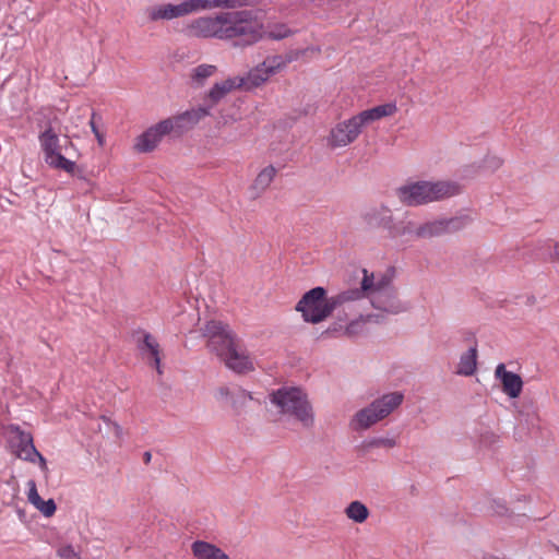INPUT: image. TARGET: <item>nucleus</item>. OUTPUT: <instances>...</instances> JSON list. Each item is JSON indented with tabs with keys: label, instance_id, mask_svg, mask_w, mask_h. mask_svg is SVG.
I'll list each match as a JSON object with an SVG mask.
<instances>
[{
	"label": "nucleus",
	"instance_id": "f257e3e1",
	"mask_svg": "<svg viewBox=\"0 0 559 559\" xmlns=\"http://www.w3.org/2000/svg\"><path fill=\"white\" fill-rule=\"evenodd\" d=\"M187 34L198 38H215L245 48L263 37V25L252 11H227L201 16L187 26Z\"/></svg>",
	"mask_w": 559,
	"mask_h": 559
},
{
	"label": "nucleus",
	"instance_id": "f03ea898",
	"mask_svg": "<svg viewBox=\"0 0 559 559\" xmlns=\"http://www.w3.org/2000/svg\"><path fill=\"white\" fill-rule=\"evenodd\" d=\"M202 335L207 338V348L214 353L227 368L237 373L253 369L249 357L238 350L236 335L228 324L211 320L202 329Z\"/></svg>",
	"mask_w": 559,
	"mask_h": 559
},
{
	"label": "nucleus",
	"instance_id": "7ed1b4c3",
	"mask_svg": "<svg viewBox=\"0 0 559 559\" xmlns=\"http://www.w3.org/2000/svg\"><path fill=\"white\" fill-rule=\"evenodd\" d=\"M207 115L209 108H195L162 120L135 139L134 150L139 153L153 152L165 135L170 133L180 135Z\"/></svg>",
	"mask_w": 559,
	"mask_h": 559
},
{
	"label": "nucleus",
	"instance_id": "20e7f679",
	"mask_svg": "<svg viewBox=\"0 0 559 559\" xmlns=\"http://www.w3.org/2000/svg\"><path fill=\"white\" fill-rule=\"evenodd\" d=\"M461 192L459 183L453 181H416L395 189V195L403 205L418 206L440 201Z\"/></svg>",
	"mask_w": 559,
	"mask_h": 559
},
{
	"label": "nucleus",
	"instance_id": "39448f33",
	"mask_svg": "<svg viewBox=\"0 0 559 559\" xmlns=\"http://www.w3.org/2000/svg\"><path fill=\"white\" fill-rule=\"evenodd\" d=\"M271 403L277 406L282 414L295 417L305 428L314 424V414L307 394L296 386H283L270 394Z\"/></svg>",
	"mask_w": 559,
	"mask_h": 559
},
{
	"label": "nucleus",
	"instance_id": "423d86ee",
	"mask_svg": "<svg viewBox=\"0 0 559 559\" xmlns=\"http://www.w3.org/2000/svg\"><path fill=\"white\" fill-rule=\"evenodd\" d=\"M404 400L403 393L395 391L383 394L370 405L358 411L352 421L354 430L368 429L372 425L388 417Z\"/></svg>",
	"mask_w": 559,
	"mask_h": 559
},
{
	"label": "nucleus",
	"instance_id": "0eeeda50",
	"mask_svg": "<svg viewBox=\"0 0 559 559\" xmlns=\"http://www.w3.org/2000/svg\"><path fill=\"white\" fill-rule=\"evenodd\" d=\"M295 310L301 313L305 322L312 324L324 321L333 313L331 297L322 286L306 292L297 302Z\"/></svg>",
	"mask_w": 559,
	"mask_h": 559
},
{
	"label": "nucleus",
	"instance_id": "6e6552de",
	"mask_svg": "<svg viewBox=\"0 0 559 559\" xmlns=\"http://www.w3.org/2000/svg\"><path fill=\"white\" fill-rule=\"evenodd\" d=\"M472 218L468 215L437 218L418 225L417 239H431L462 230Z\"/></svg>",
	"mask_w": 559,
	"mask_h": 559
},
{
	"label": "nucleus",
	"instance_id": "1a4fd4ad",
	"mask_svg": "<svg viewBox=\"0 0 559 559\" xmlns=\"http://www.w3.org/2000/svg\"><path fill=\"white\" fill-rule=\"evenodd\" d=\"M38 139L44 152L45 162H49L51 157H56L61 153L68 156H76V148L72 141L68 136L61 140L51 126H48L39 134Z\"/></svg>",
	"mask_w": 559,
	"mask_h": 559
},
{
	"label": "nucleus",
	"instance_id": "9d476101",
	"mask_svg": "<svg viewBox=\"0 0 559 559\" xmlns=\"http://www.w3.org/2000/svg\"><path fill=\"white\" fill-rule=\"evenodd\" d=\"M198 3L199 1L197 0H183L178 4L166 3L154 5L147 8L146 14L151 22H156L159 20L169 21L199 12Z\"/></svg>",
	"mask_w": 559,
	"mask_h": 559
},
{
	"label": "nucleus",
	"instance_id": "9b49d317",
	"mask_svg": "<svg viewBox=\"0 0 559 559\" xmlns=\"http://www.w3.org/2000/svg\"><path fill=\"white\" fill-rule=\"evenodd\" d=\"M364 127L357 115L337 123L330 132L329 145L333 148L349 145L359 136Z\"/></svg>",
	"mask_w": 559,
	"mask_h": 559
},
{
	"label": "nucleus",
	"instance_id": "f8f14e48",
	"mask_svg": "<svg viewBox=\"0 0 559 559\" xmlns=\"http://www.w3.org/2000/svg\"><path fill=\"white\" fill-rule=\"evenodd\" d=\"M361 218L370 229H384L388 231V236H391L395 218L388 205L371 206L362 213Z\"/></svg>",
	"mask_w": 559,
	"mask_h": 559
},
{
	"label": "nucleus",
	"instance_id": "ddd939ff",
	"mask_svg": "<svg viewBox=\"0 0 559 559\" xmlns=\"http://www.w3.org/2000/svg\"><path fill=\"white\" fill-rule=\"evenodd\" d=\"M15 433L11 440L12 452L23 461L35 463L39 452L34 445L32 433L21 430L20 427H15Z\"/></svg>",
	"mask_w": 559,
	"mask_h": 559
},
{
	"label": "nucleus",
	"instance_id": "4468645a",
	"mask_svg": "<svg viewBox=\"0 0 559 559\" xmlns=\"http://www.w3.org/2000/svg\"><path fill=\"white\" fill-rule=\"evenodd\" d=\"M495 378L500 381L502 392L510 399L520 396L523 390V380L520 374L508 371L504 364L497 365L495 369Z\"/></svg>",
	"mask_w": 559,
	"mask_h": 559
},
{
	"label": "nucleus",
	"instance_id": "2eb2a0df",
	"mask_svg": "<svg viewBox=\"0 0 559 559\" xmlns=\"http://www.w3.org/2000/svg\"><path fill=\"white\" fill-rule=\"evenodd\" d=\"M364 277L360 282L359 288H350L344 292H341L334 296H331V304L333 307V311L343 306L348 301H355L361 299L367 292L372 287V275L368 274L366 269H362Z\"/></svg>",
	"mask_w": 559,
	"mask_h": 559
},
{
	"label": "nucleus",
	"instance_id": "dca6fc26",
	"mask_svg": "<svg viewBox=\"0 0 559 559\" xmlns=\"http://www.w3.org/2000/svg\"><path fill=\"white\" fill-rule=\"evenodd\" d=\"M242 80H238V78H229L219 83H215L212 88L207 93V99L211 102L207 106H201L200 108H209V115H211V109L214 105H216L222 98H224L229 92L242 87Z\"/></svg>",
	"mask_w": 559,
	"mask_h": 559
},
{
	"label": "nucleus",
	"instance_id": "f3484780",
	"mask_svg": "<svg viewBox=\"0 0 559 559\" xmlns=\"http://www.w3.org/2000/svg\"><path fill=\"white\" fill-rule=\"evenodd\" d=\"M191 551L195 559H230L219 547L204 540L193 542Z\"/></svg>",
	"mask_w": 559,
	"mask_h": 559
},
{
	"label": "nucleus",
	"instance_id": "a211bd4d",
	"mask_svg": "<svg viewBox=\"0 0 559 559\" xmlns=\"http://www.w3.org/2000/svg\"><path fill=\"white\" fill-rule=\"evenodd\" d=\"M371 304L376 309L391 313H399L404 310L402 304L396 297V292L385 294H374L370 296Z\"/></svg>",
	"mask_w": 559,
	"mask_h": 559
},
{
	"label": "nucleus",
	"instance_id": "6ab92c4d",
	"mask_svg": "<svg viewBox=\"0 0 559 559\" xmlns=\"http://www.w3.org/2000/svg\"><path fill=\"white\" fill-rule=\"evenodd\" d=\"M396 111L395 104L388 103L359 112L358 120L368 126L383 117L392 116Z\"/></svg>",
	"mask_w": 559,
	"mask_h": 559
},
{
	"label": "nucleus",
	"instance_id": "aec40b11",
	"mask_svg": "<svg viewBox=\"0 0 559 559\" xmlns=\"http://www.w3.org/2000/svg\"><path fill=\"white\" fill-rule=\"evenodd\" d=\"M139 349L142 355H150L152 364L156 368L157 372L160 374L163 371L160 368L159 344L150 333L143 334V341L139 343Z\"/></svg>",
	"mask_w": 559,
	"mask_h": 559
},
{
	"label": "nucleus",
	"instance_id": "412c9836",
	"mask_svg": "<svg viewBox=\"0 0 559 559\" xmlns=\"http://www.w3.org/2000/svg\"><path fill=\"white\" fill-rule=\"evenodd\" d=\"M271 75L269 70L261 63L255 69L251 70L246 78H238V80H242V87L251 90L262 85Z\"/></svg>",
	"mask_w": 559,
	"mask_h": 559
},
{
	"label": "nucleus",
	"instance_id": "4be33fe9",
	"mask_svg": "<svg viewBox=\"0 0 559 559\" xmlns=\"http://www.w3.org/2000/svg\"><path fill=\"white\" fill-rule=\"evenodd\" d=\"M477 367V346L472 345L469 349L464 353L459 362L457 373L463 376H472Z\"/></svg>",
	"mask_w": 559,
	"mask_h": 559
},
{
	"label": "nucleus",
	"instance_id": "5701e85b",
	"mask_svg": "<svg viewBox=\"0 0 559 559\" xmlns=\"http://www.w3.org/2000/svg\"><path fill=\"white\" fill-rule=\"evenodd\" d=\"M519 415L530 428L538 427L539 416L537 407L532 400L523 401L519 409Z\"/></svg>",
	"mask_w": 559,
	"mask_h": 559
},
{
	"label": "nucleus",
	"instance_id": "b1692460",
	"mask_svg": "<svg viewBox=\"0 0 559 559\" xmlns=\"http://www.w3.org/2000/svg\"><path fill=\"white\" fill-rule=\"evenodd\" d=\"M418 225L413 221L402 219L394 222L390 238L395 239L404 236H413L417 239Z\"/></svg>",
	"mask_w": 559,
	"mask_h": 559
},
{
	"label": "nucleus",
	"instance_id": "393cba45",
	"mask_svg": "<svg viewBox=\"0 0 559 559\" xmlns=\"http://www.w3.org/2000/svg\"><path fill=\"white\" fill-rule=\"evenodd\" d=\"M73 156H68L64 153L58 154L56 157H51L49 162H46L51 168L63 170L67 174H74L76 170V164L72 160Z\"/></svg>",
	"mask_w": 559,
	"mask_h": 559
},
{
	"label": "nucleus",
	"instance_id": "a878e982",
	"mask_svg": "<svg viewBox=\"0 0 559 559\" xmlns=\"http://www.w3.org/2000/svg\"><path fill=\"white\" fill-rule=\"evenodd\" d=\"M275 175L276 169L272 165L263 168L253 181L252 189L258 192L264 191L271 185Z\"/></svg>",
	"mask_w": 559,
	"mask_h": 559
},
{
	"label": "nucleus",
	"instance_id": "bb28decb",
	"mask_svg": "<svg viewBox=\"0 0 559 559\" xmlns=\"http://www.w3.org/2000/svg\"><path fill=\"white\" fill-rule=\"evenodd\" d=\"M345 513L348 519L353 520L356 523H362L369 516L368 508L360 501L350 502L347 506Z\"/></svg>",
	"mask_w": 559,
	"mask_h": 559
},
{
	"label": "nucleus",
	"instance_id": "cd10ccee",
	"mask_svg": "<svg viewBox=\"0 0 559 559\" xmlns=\"http://www.w3.org/2000/svg\"><path fill=\"white\" fill-rule=\"evenodd\" d=\"M216 71V67L212 64H200L193 69L191 74L192 83L195 87L204 85L205 81L212 76Z\"/></svg>",
	"mask_w": 559,
	"mask_h": 559
},
{
	"label": "nucleus",
	"instance_id": "c85d7f7f",
	"mask_svg": "<svg viewBox=\"0 0 559 559\" xmlns=\"http://www.w3.org/2000/svg\"><path fill=\"white\" fill-rule=\"evenodd\" d=\"M394 293L396 292L394 287L391 286V281L386 276H382L377 283H374V278L372 277V287L367 292V296H373L374 294H385V293Z\"/></svg>",
	"mask_w": 559,
	"mask_h": 559
},
{
	"label": "nucleus",
	"instance_id": "c756f323",
	"mask_svg": "<svg viewBox=\"0 0 559 559\" xmlns=\"http://www.w3.org/2000/svg\"><path fill=\"white\" fill-rule=\"evenodd\" d=\"M290 58H284L281 55L272 56L266 58L262 66L269 70V73L274 74L277 70L285 67L288 62H290Z\"/></svg>",
	"mask_w": 559,
	"mask_h": 559
},
{
	"label": "nucleus",
	"instance_id": "7c9ffc66",
	"mask_svg": "<svg viewBox=\"0 0 559 559\" xmlns=\"http://www.w3.org/2000/svg\"><path fill=\"white\" fill-rule=\"evenodd\" d=\"M371 319V316L364 318L362 316L359 319L350 321L344 329V335L346 336H355L362 332L365 323Z\"/></svg>",
	"mask_w": 559,
	"mask_h": 559
},
{
	"label": "nucleus",
	"instance_id": "2f4dec72",
	"mask_svg": "<svg viewBox=\"0 0 559 559\" xmlns=\"http://www.w3.org/2000/svg\"><path fill=\"white\" fill-rule=\"evenodd\" d=\"M35 507L47 518L52 516L57 509L53 499H40V501H38V504H36Z\"/></svg>",
	"mask_w": 559,
	"mask_h": 559
},
{
	"label": "nucleus",
	"instance_id": "473e14b6",
	"mask_svg": "<svg viewBox=\"0 0 559 559\" xmlns=\"http://www.w3.org/2000/svg\"><path fill=\"white\" fill-rule=\"evenodd\" d=\"M292 31L285 24H280L275 25L267 35L271 39L280 40L288 37Z\"/></svg>",
	"mask_w": 559,
	"mask_h": 559
},
{
	"label": "nucleus",
	"instance_id": "72a5a7b5",
	"mask_svg": "<svg viewBox=\"0 0 559 559\" xmlns=\"http://www.w3.org/2000/svg\"><path fill=\"white\" fill-rule=\"evenodd\" d=\"M396 445V441L393 438H373L368 443V448H394Z\"/></svg>",
	"mask_w": 559,
	"mask_h": 559
},
{
	"label": "nucleus",
	"instance_id": "f704fd0d",
	"mask_svg": "<svg viewBox=\"0 0 559 559\" xmlns=\"http://www.w3.org/2000/svg\"><path fill=\"white\" fill-rule=\"evenodd\" d=\"M57 555L61 559H81L79 554L74 550L71 545H66L57 550Z\"/></svg>",
	"mask_w": 559,
	"mask_h": 559
},
{
	"label": "nucleus",
	"instance_id": "c9c22d12",
	"mask_svg": "<svg viewBox=\"0 0 559 559\" xmlns=\"http://www.w3.org/2000/svg\"><path fill=\"white\" fill-rule=\"evenodd\" d=\"M502 164H503V160L498 156H489L488 155L484 159V167L491 171H495L498 168H500L502 166Z\"/></svg>",
	"mask_w": 559,
	"mask_h": 559
},
{
	"label": "nucleus",
	"instance_id": "e433bc0d",
	"mask_svg": "<svg viewBox=\"0 0 559 559\" xmlns=\"http://www.w3.org/2000/svg\"><path fill=\"white\" fill-rule=\"evenodd\" d=\"M248 400H252V395L250 392L239 389L238 394L233 400V406H243Z\"/></svg>",
	"mask_w": 559,
	"mask_h": 559
},
{
	"label": "nucleus",
	"instance_id": "4c0bfd02",
	"mask_svg": "<svg viewBox=\"0 0 559 559\" xmlns=\"http://www.w3.org/2000/svg\"><path fill=\"white\" fill-rule=\"evenodd\" d=\"M27 486H28V501L33 506L38 504V501H40L41 497L37 492L35 481L33 479L28 480Z\"/></svg>",
	"mask_w": 559,
	"mask_h": 559
},
{
	"label": "nucleus",
	"instance_id": "58836bf2",
	"mask_svg": "<svg viewBox=\"0 0 559 559\" xmlns=\"http://www.w3.org/2000/svg\"><path fill=\"white\" fill-rule=\"evenodd\" d=\"M344 329H345V326H343L341 323L334 322L322 334L335 335V334L341 333V332L344 334Z\"/></svg>",
	"mask_w": 559,
	"mask_h": 559
},
{
	"label": "nucleus",
	"instance_id": "ea45409f",
	"mask_svg": "<svg viewBox=\"0 0 559 559\" xmlns=\"http://www.w3.org/2000/svg\"><path fill=\"white\" fill-rule=\"evenodd\" d=\"M463 340L465 342L472 343L473 345H475V344L477 345L475 334L472 331H464L463 332Z\"/></svg>",
	"mask_w": 559,
	"mask_h": 559
},
{
	"label": "nucleus",
	"instance_id": "a19ab883",
	"mask_svg": "<svg viewBox=\"0 0 559 559\" xmlns=\"http://www.w3.org/2000/svg\"><path fill=\"white\" fill-rule=\"evenodd\" d=\"M70 175L73 176V177H76L79 179H83V180L86 179L85 170L82 167L78 166V165H76L75 173L74 174H70Z\"/></svg>",
	"mask_w": 559,
	"mask_h": 559
},
{
	"label": "nucleus",
	"instance_id": "79ce46f5",
	"mask_svg": "<svg viewBox=\"0 0 559 559\" xmlns=\"http://www.w3.org/2000/svg\"><path fill=\"white\" fill-rule=\"evenodd\" d=\"M103 419L107 423H110L115 429V432H116V436L117 437H120L121 432H122V429L121 427L117 424V423H111L108 418H106L105 416H103Z\"/></svg>",
	"mask_w": 559,
	"mask_h": 559
},
{
	"label": "nucleus",
	"instance_id": "37998d69",
	"mask_svg": "<svg viewBox=\"0 0 559 559\" xmlns=\"http://www.w3.org/2000/svg\"><path fill=\"white\" fill-rule=\"evenodd\" d=\"M36 460L39 461L41 471L46 472L48 469L46 459L39 453V455H36Z\"/></svg>",
	"mask_w": 559,
	"mask_h": 559
},
{
	"label": "nucleus",
	"instance_id": "c03bdc74",
	"mask_svg": "<svg viewBox=\"0 0 559 559\" xmlns=\"http://www.w3.org/2000/svg\"><path fill=\"white\" fill-rule=\"evenodd\" d=\"M550 258L552 261H559V242L555 243Z\"/></svg>",
	"mask_w": 559,
	"mask_h": 559
},
{
	"label": "nucleus",
	"instance_id": "a18cd8bd",
	"mask_svg": "<svg viewBox=\"0 0 559 559\" xmlns=\"http://www.w3.org/2000/svg\"><path fill=\"white\" fill-rule=\"evenodd\" d=\"M95 118H96V112H92V117H91V120H90V126H91V129L93 131V133L95 132H98V128L96 127V123H95Z\"/></svg>",
	"mask_w": 559,
	"mask_h": 559
},
{
	"label": "nucleus",
	"instance_id": "49530a36",
	"mask_svg": "<svg viewBox=\"0 0 559 559\" xmlns=\"http://www.w3.org/2000/svg\"><path fill=\"white\" fill-rule=\"evenodd\" d=\"M151 459H152L151 452L150 451L144 452V454H143L144 463L148 464L151 462Z\"/></svg>",
	"mask_w": 559,
	"mask_h": 559
},
{
	"label": "nucleus",
	"instance_id": "de8ad7c7",
	"mask_svg": "<svg viewBox=\"0 0 559 559\" xmlns=\"http://www.w3.org/2000/svg\"><path fill=\"white\" fill-rule=\"evenodd\" d=\"M94 134H95V136H96V139H97L98 143H99L100 145H103V144H104V135H103L99 131H98V132H95Z\"/></svg>",
	"mask_w": 559,
	"mask_h": 559
},
{
	"label": "nucleus",
	"instance_id": "09e8293b",
	"mask_svg": "<svg viewBox=\"0 0 559 559\" xmlns=\"http://www.w3.org/2000/svg\"><path fill=\"white\" fill-rule=\"evenodd\" d=\"M94 134H95V136H96V139H97L98 143H99L100 145H103V144H104V135H103L99 131H98V132H95Z\"/></svg>",
	"mask_w": 559,
	"mask_h": 559
},
{
	"label": "nucleus",
	"instance_id": "8fccbe9b",
	"mask_svg": "<svg viewBox=\"0 0 559 559\" xmlns=\"http://www.w3.org/2000/svg\"><path fill=\"white\" fill-rule=\"evenodd\" d=\"M219 393L222 395L228 396L229 395V390H228V388H221L219 389Z\"/></svg>",
	"mask_w": 559,
	"mask_h": 559
}]
</instances>
